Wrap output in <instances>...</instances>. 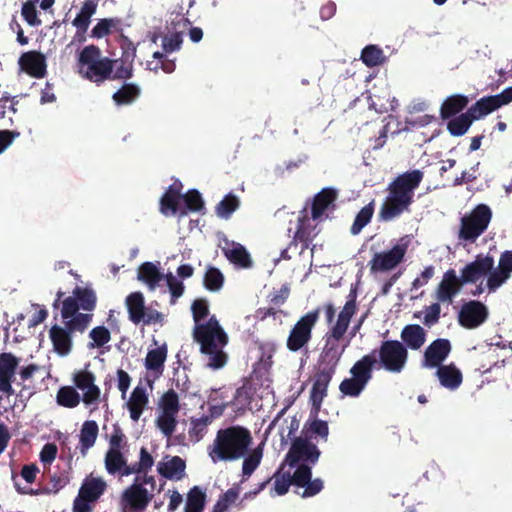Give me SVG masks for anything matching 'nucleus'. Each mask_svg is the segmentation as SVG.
<instances>
[{"mask_svg": "<svg viewBox=\"0 0 512 512\" xmlns=\"http://www.w3.org/2000/svg\"><path fill=\"white\" fill-rule=\"evenodd\" d=\"M500 107H502V105L498 99V96L492 95L480 98L468 109L473 115V118H475V120H479L499 109Z\"/></svg>", "mask_w": 512, "mask_h": 512, "instance_id": "obj_33", "label": "nucleus"}, {"mask_svg": "<svg viewBox=\"0 0 512 512\" xmlns=\"http://www.w3.org/2000/svg\"><path fill=\"white\" fill-rule=\"evenodd\" d=\"M301 214L302 215L298 217L297 230L290 242V247H297V245L300 243V253H303L306 249L309 248L310 244L316 236V233H314L315 227L311 226L310 224L306 210L304 209Z\"/></svg>", "mask_w": 512, "mask_h": 512, "instance_id": "obj_23", "label": "nucleus"}, {"mask_svg": "<svg viewBox=\"0 0 512 512\" xmlns=\"http://www.w3.org/2000/svg\"><path fill=\"white\" fill-rule=\"evenodd\" d=\"M494 259L490 255L479 254L475 260L468 263L461 269L460 277L462 283H476L481 278L488 275L493 269Z\"/></svg>", "mask_w": 512, "mask_h": 512, "instance_id": "obj_17", "label": "nucleus"}, {"mask_svg": "<svg viewBox=\"0 0 512 512\" xmlns=\"http://www.w3.org/2000/svg\"><path fill=\"white\" fill-rule=\"evenodd\" d=\"M253 438L246 427L240 425L219 429L208 454L213 463L231 462L246 456Z\"/></svg>", "mask_w": 512, "mask_h": 512, "instance_id": "obj_5", "label": "nucleus"}, {"mask_svg": "<svg viewBox=\"0 0 512 512\" xmlns=\"http://www.w3.org/2000/svg\"><path fill=\"white\" fill-rule=\"evenodd\" d=\"M148 401L146 390L140 386L135 387L127 403L130 417L133 421L139 420L146 405L148 404Z\"/></svg>", "mask_w": 512, "mask_h": 512, "instance_id": "obj_36", "label": "nucleus"}, {"mask_svg": "<svg viewBox=\"0 0 512 512\" xmlns=\"http://www.w3.org/2000/svg\"><path fill=\"white\" fill-rule=\"evenodd\" d=\"M356 298V289H351L343 309L338 314L336 322H334L324 334L322 338L323 346L317 361L319 370L336 373L341 358L350 345L351 338L362 324L363 319H361L359 324L354 328L352 336L350 338L345 337L351 319L357 311Z\"/></svg>", "mask_w": 512, "mask_h": 512, "instance_id": "obj_2", "label": "nucleus"}, {"mask_svg": "<svg viewBox=\"0 0 512 512\" xmlns=\"http://www.w3.org/2000/svg\"><path fill=\"white\" fill-rule=\"evenodd\" d=\"M360 59L367 67H375L386 61L383 50L377 45H367L361 52Z\"/></svg>", "mask_w": 512, "mask_h": 512, "instance_id": "obj_47", "label": "nucleus"}, {"mask_svg": "<svg viewBox=\"0 0 512 512\" xmlns=\"http://www.w3.org/2000/svg\"><path fill=\"white\" fill-rule=\"evenodd\" d=\"M211 424L207 417L191 418L188 431L190 441L196 443L204 438L208 432V426Z\"/></svg>", "mask_w": 512, "mask_h": 512, "instance_id": "obj_51", "label": "nucleus"}, {"mask_svg": "<svg viewBox=\"0 0 512 512\" xmlns=\"http://www.w3.org/2000/svg\"><path fill=\"white\" fill-rule=\"evenodd\" d=\"M238 497L239 491L236 488L228 489L213 506L212 512H226L230 505L236 502Z\"/></svg>", "mask_w": 512, "mask_h": 512, "instance_id": "obj_56", "label": "nucleus"}, {"mask_svg": "<svg viewBox=\"0 0 512 512\" xmlns=\"http://www.w3.org/2000/svg\"><path fill=\"white\" fill-rule=\"evenodd\" d=\"M375 210V201H370L357 213L354 222L350 228L352 235H358L362 229L370 223Z\"/></svg>", "mask_w": 512, "mask_h": 512, "instance_id": "obj_46", "label": "nucleus"}, {"mask_svg": "<svg viewBox=\"0 0 512 512\" xmlns=\"http://www.w3.org/2000/svg\"><path fill=\"white\" fill-rule=\"evenodd\" d=\"M166 358L167 347L164 344L160 347L148 351L145 358V367L147 370L154 371L156 373H162Z\"/></svg>", "mask_w": 512, "mask_h": 512, "instance_id": "obj_42", "label": "nucleus"}, {"mask_svg": "<svg viewBox=\"0 0 512 512\" xmlns=\"http://www.w3.org/2000/svg\"><path fill=\"white\" fill-rule=\"evenodd\" d=\"M225 257L234 265L240 268L252 267V259L246 248L240 243L232 241L227 243V246L222 249Z\"/></svg>", "mask_w": 512, "mask_h": 512, "instance_id": "obj_26", "label": "nucleus"}, {"mask_svg": "<svg viewBox=\"0 0 512 512\" xmlns=\"http://www.w3.org/2000/svg\"><path fill=\"white\" fill-rule=\"evenodd\" d=\"M154 465V458L148 452L145 447L140 449L139 461L130 465V468L126 469V473L136 474L140 476L142 472H148Z\"/></svg>", "mask_w": 512, "mask_h": 512, "instance_id": "obj_50", "label": "nucleus"}, {"mask_svg": "<svg viewBox=\"0 0 512 512\" xmlns=\"http://www.w3.org/2000/svg\"><path fill=\"white\" fill-rule=\"evenodd\" d=\"M186 468L185 461L180 456H173L167 462H159L157 471L167 479H181Z\"/></svg>", "mask_w": 512, "mask_h": 512, "instance_id": "obj_35", "label": "nucleus"}, {"mask_svg": "<svg viewBox=\"0 0 512 512\" xmlns=\"http://www.w3.org/2000/svg\"><path fill=\"white\" fill-rule=\"evenodd\" d=\"M452 350L451 342L445 338H438L432 341L425 349L423 366L437 368L449 356Z\"/></svg>", "mask_w": 512, "mask_h": 512, "instance_id": "obj_18", "label": "nucleus"}, {"mask_svg": "<svg viewBox=\"0 0 512 512\" xmlns=\"http://www.w3.org/2000/svg\"><path fill=\"white\" fill-rule=\"evenodd\" d=\"M377 366L390 373H400L408 361V350L398 340H385L376 350Z\"/></svg>", "mask_w": 512, "mask_h": 512, "instance_id": "obj_10", "label": "nucleus"}, {"mask_svg": "<svg viewBox=\"0 0 512 512\" xmlns=\"http://www.w3.org/2000/svg\"><path fill=\"white\" fill-rule=\"evenodd\" d=\"M138 280L145 283L151 290H154L163 278V274L152 262H144L138 268Z\"/></svg>", "mask_w": 512, "mask_h": 512, "instance_id": "obj_38", "label": "nucleus"}, {"mask_svg": "<svg viewBox=\"0 0 512 512\" xmlns=\"http://www.w3.org/2000/svg\"><path fill=\"white\" fill-rule=\"evenodd\" d=\"M182 36L180 33L175 32L170 35H165L162 39V49L165 53H171L181 48Z\"/></svg>", "mask_w": 512, "mask_h": 512, "instance_id": "obj_60", "label": "nucleus"}, {"mask_svg": "<svg viewBox=\"0 0 512 512\" xmlns=\"http://www.w3.org/2000/svg\"><path fill=\"white\" fill-rule=\"evenodd\" d=\"M105 468L110 475L130 476L126 469L130 468L127 459L121 450L108 449L105 454Z\"/></svg>", "mask_w": 512, "mask_h": 512, "instance_id": "obj_30", "label": "nucleus"}, {"mask_svg": "<svg viewBox=\"0 0 512 512\" xmlns=\"http://www.w3.org/2000/svg\"><path fill=\"white\" fill-rule=\"evenodd\" d=\"M469 103V98L463 94H453L448 96L440 106V117L443 120L450 119L462 112Z\"/></svg>", "mask_w": 512, "mask_h": 512, "instance_id": "obj_29", "label": "nucleus"}, {"mask_svg": "<svg viewBox=\"0 0 512 512\" xmlns=\"http://www.w3.org/2000/svg\"><path fill=\"white\" fill-rule=\"evenodd\" d=\"M465 285L461 277H458L454 269H448L438 284L436 289V298L439 302L451 304L454 297Z\"/></svg>", "mask_w": 512, "mask_h": 512, "instance_id": "obj_19", "label": "nucleus"}, {"mask_svg": "<svg viewBox=\"0 0 512 512\" xmlns=\"http://www.w3.org/2000/svg\"><path fill=\"white\" fill-rule=\"evenodd\" d=\"M141 94V89L137 84L125 83L117 90L112 99L118 106L130 105L137 100Z\"/></svg>", "mask_w": 512, "mask_h": 512, "instance_id": "obj_40", "label": "nucleus"}, {"mask_svg": "<svg viewBox=\"0 0 512 512\" xmlns=\"http://www.w3.org/2000/svg\"><path fill=\"white\" fill-rule=\"evenodd\" d=\"M185 208L180 210V216H186L188 212H201L205 208V204L201 193L196 189L188 190L183 194Z\"/></svg>", "mask_w": 512, "mask_h": 512, "instance_id": "obj_44", "label": "nucleus"}, {"mask_svg": "<svg viewBox=\"0 0 512 512\" xmlns=\"http://www.w3.org/2000/svg\"><path fill=\"white\" fill-rule=\"evenodd\" d=\"M488 318L486 306L480 302L471 300L462 305L458 322L460 326L466 329H475L483 324Z\"/></svg>", "mask_w": 512, "mask_h": 512, "instance_id": "obj_15", "label": "nucleus"}, {"mask_svg": "<svg viewBox=\"0 0 512 512\" xmlns=\"http://www.w3.org/2000/svg\"><path fill=\"white\" fill-rule=\"evenodd\" d=\"M89 338L92 342L88 344V348H100L110 342L111 333L105 326H96L89 332Z\"/></svg>", "mask_w": 512, "mask_h": 512, "instance_id": "obj_54", "label": "nucleus"}, {"mask_svg": "<svg viewBox=\"0 0 512 512\" xmlns=\"http://www.w3.org/2000/svg\"><path fill=\"white\" fill-rule=\"evenodd\" d=\"M167 286L171 293L172 303H175L176 300L181 297L184 293V284L178 280L172 273H168L166 275Z\"/></svg>", "mask_w": 512, "mask_h": 512, "instance_id": "obj_59", "label": "nucleus"}, {"mask_svg": "<svg viewBox=\"0 0 512 512\" xmlns=\"http://www.w3.org/2000/svg\"><path fill=\"white\" fill-rule=\"evenodd\" d=\"M474 121L475 118H473V115L469 109H467L465 113H461L460 115L449 119V122L447 123V130L452 136L459 137L469 130Z\"/></svg>", "mask_w": 512, "mask_h": 512, "instance_id": "obj_39", "label": "nucleus"}, {"mask_svg": "<svg viewBox=\"0 0 512 512\" xmlns=\"http://www.w3.org/2000/svg\"><path fill=\"white\" fill-rule=\"evenodd\" d=\"M113 59L102 56L100 48L94 44L85 46L78 57L79 74L100 85L110 80L115 63Z\"/></svg>", "mask_w": 512, "mask_h": 512, "instance_id": "obj_6", "label": "nucleus"}, {"mask_svg": "<svg viewBox=\"0 0 512 512\" xmlns=\"http://www.w3.org/2000/svg\"><path fill=\"white\" fill-rule=\"evenodd\" d=\"M321 308L317 307L303 315L290 330L286 346L291 352L304 348L312 339V330L319 320Z\"/></svg>", "mask_w": 512, "mask_h": 512, "instance_id": "obj_11", "label": "nucleus"}, {"mask_svg": "<svg viewBox=\"0 0 512 512\" xmlns=\"http://www.w3.org/2000/svg\"><path fill=\"white\" fill-rule=\"evenodd\" d=\"M424 178L421 170L415 169L398 175L388 185V195L378 213L380 221L389 222L410 211L414 202V191Z\"/></svg>", "mask_w": 512, "mask_h": 512, "instance_id": "obj_4", "label": "nucleus"}, {"mask_svg": "<svg viewBox=\"0 0 512 512\" xmlns=\"http://www.w3.org/2000/svg\"><path fill=\"white\" fill-rule=\"evenodd\" d=\"M224 283V276L218 268L209 267L204 275V286L207 290L219 291Z\"/></svg>", "mask_w": 512, "mask_h": 512, "instance_id": "obj_53", "label": "nucleus"}, {"mask_svg": "<svg viewBox=\"0 0 512 512\" xmlns=\"http://www.w3.org/2000/svg\"><path fill=\"white\" fill-rule=\"evenodd\" d=\"M334 375V373L317 369L310 392V401L316 413L319 411L324 398L327 396V389Z\"/></svg>", "mask_w": 512, "mask_h": 512, "instance_id": "obj_24", "label": "nucleus"}, {"mask_svg": "<svg viewBox=\"0 0 512 512\" xmlns=\"http://www.w3.org/2000/svg\"><path fill=\"white\" fill-rule=\"evenodd\" d=\"M98 432L99 428L96 421L87 420L82 424L79 435L82 454H85L88 449L94 446Z\"/></svg>", "mask_w": 512, "mask_h": 512, "instance_id": "obj_41", "label": "nucleus"}, {"mask_svg": "<svg viewBox=\"0 0 512 512\" xmlns=\"http://www.w3.org/2000/svg\"><path fill=\"white\" fill-rule=\"evenodd\" d=\"M75 388L83 391L82 401L86 406L97 404L101 390L95 384V374L87 368L75 371L72 376Z\"/></svg>", "mask_w": 512, "mask_h": 512, "instance_id": "obj_13", "label": "nucleus"}, {"mask_svg": "<svg viewBox=\"0 0 512 512\" xmlns=\"http://www.w3.org/2000/svg\"><path fill=\"white\" fill-rule=\"evenodd\" d=\"M18 364L19 359L12 353L3 352L0 354V389L8 396L14 394L12 382L15 379Z\"/></svg>", "mask_w": 512, "mask_h": 512, "instance_id": "obj_21", "label": "nucleus"}, {"mask_svg": "<svg viewBox=\"0 0 512 512\" xmlns=\"http://www.w3.org/2000/svg\"><path fill=\"white\" fill-rule=\"evenodd\" d=\"M139 481L140 476H136L134 482L122 494L124 505L135 511L145 510L153 498V494L149 493Z\"/></svg>", "mask_w": 512, "mask_h": 512, "instance_id": "obj_16", "label": "nucleus"}, {"mask_svg": "<svg viewBox=\"0 0 512 512\" xmlns=\"http://www.w3.org/2000/svg\"><path fill=\"white\" fill-rule=\"evenodd\" d=\"M106 482L100 477L88 476L82 483L79 494L81 497L96 502L105 492Z\"/></svg>", "mask_w": 512, "mask_h": 512, "instance_id": "obj_32", "label": "nucleus"}, {"mask_svg": "<svg viewBox=\"0 0 512 512\" xmlns=\"http://www.w3.org/2000/svg\"><path fill=\"white\" fill-rule=\"evenodd\" d=\"M436 375L440 384L450 390L457 389L463 381L462 372L454 363L437 367Z\"/></svg>", "mask_w": 512, "mask_h": 512, "instance_id": "obj_28", "label": "nucleus"}, {"mask_svg": "<svg viewBox=\"0 0 512 512\" xmlns=\"http://www.w3.org/2000/svg\"><path fill=\"white\" fill-rule=\"evenodd\" d=\"M160 415L156 418V426L166 437L175 432L178 421L176 419L180 410L179 397L175 390L169 389L160 398Z\"/></svg>", "mask_w": 512, "mask_h": 512, "instance_id": "obj_12", "label": "nucleus"}, {"mask_svg": "<svg viewBox=\"0 0 512 512\" xmlns=\"http://www.w3.org/2000/svg\"><path fill=\"white\" fill-rule=\"evenodd\" d=\"M376 349L357 360L350 369V378H345L339 385L340 392L349 397H358L373 378L377 366Z\"/></svg>", "mask_w": 512, "mask_h": 512, "instance_id": "obj_7", "label": "nucleus"}, {"mask_svg": "<svg viewBox=\"0 0 512 512\" xmlns=\"http://www.w3.org/2000/svg\"><path fill=\"white\" fill-rule=\"evenodd\" d=\"M126 306L129 314V320L134 324H139L144 319L145 300L141 292L130 293L126 297Z\"/></svg>", "mask_w": 512, "mask_h": 512, "instance_id": "obj_34", "label": "nucleus"}, {"mask_svg": "<svg viewBox=\"0 0 512 512\" xmlns=\"http://www.w3.org/2000/svg\"><path fill=\"white\" fill-rule=\"evenodd\" d=\"M262 455V449L257 447L244 458L242 464V473L244 476H250L257 469L260 465Z\"/></svg>", "mask_w": 512, "mask_h": 512, "instance_id": "obj_55", "label": "nucleus"}, {"mask_svg": "<svg viewBox=\"0 0 512 512\" xmlns=\"http://www.w3.org/2000/svg\"><path fill=\"white\" fill-rule=\"evenodd\" d=\"M97 301L96 291L90 285L76 286L65 298L61 309L64 326L54 324L49 330V338L57 354L66 356L71 352L73 334H82L90 326Z\"/></svg>", "mask_w": 512, "mask_h": 512, "instance_id": "obj_1", "label": "nucleus"}, {"mask_svg": "<svg viewBox=\"0 0 512 512\" xmlns=\"http://www.w3.org/2000/svg\"><path fill=\"white\" fill-rule=\"evenodd\" d=\"M281 467L275 472L272 479L274 480V490L277 495H285L289 487L294 485V473L291 475L290 472H281ZM271 478L262 482L255 493L263 490L266 485L270 482Z\"/></svg>", "mask_w": 512, "mask_h": 512, "instance_id": "obj_37", "label": "nucleus"}, {"mask_svg": "<svg viewBox=\"0 0 512 512\" xmlns=\"http://www.w3.org/2000/svg\"><path fill=\"white\" fill-rule=\"evenodd\" d=\"M206 503V494L199 486L192 487L187 494L185 509L203 511Z\"/></svg>", "mask_w": 512, "mask_h": 512, "instance_id": "obj_52", "label": "nucleus"}, {"mask_svg": "<svg viewBox=\"0 0 512 512\" xmlns=\"http://www.w3.org/2000/svg\"><path fill=\"white\" fill-rule=\"evenodd\" d=\"M126 445V436L118 424L113 425V432L109 439V449L122 450Z\"/></svg>", "mask_w": 512, "mask_h": 512, "instance_id": "obj_64", "label": "nucleus"}, {"mask_svg": "<svg viewBox=\"0 0 512 512\" xmlns=\"http://www.w3.org/2000/svg\"><path fill=\"white\" fill-rule=\"evenodd\" d=\"M121 25V20L118 18H104L100 19L91 30L90 36L92 38H103L110 35L112 30H118Z\"/></svg>", "mask_w": 512, "mask_h": 512, "instance_id": "obj_49", "label": "nucleus"}, {"mask_svg": "<svg viewBox=\"0 0 512 512\" xmlns=\"http://www.w3.org/2000/svg\"><path fill=\"white\" fill-rule=\"evenodd\" d=\"M239 206L240 201L238 197L229 193L217 204L215 212L218 217L229 219Z\"/></svg>", "mask_w": 512, "mask_h": 512, "instance_id": "obj_48", "label": "nucleus"}, {"mask_svg": "<svg viewBox=\"0 0 512 512\" xmlns=\"http://www.w3.org/2000/svg\"><path fill=\"white\" fill-rule=\"evenodd\" d=\"M492 219V211L486 204H478L469 214L461 218L459 240L474 243L481 236Z\"/></svg>", "mask_w": 512, "mask_h": 512, "instance_id": "obj_8", "label": "nucleus"}, {"mask_svg": "<svg viewBox=\"0 0 512 512\" xmlns=\"http://www.w3.org/2000/svg\"><path fill=\"white\" fill-rule=\"evenodd\" d=\"M82 398L73 386H62L56 395L57 404L65 408H75L80 404Z\"/></svg>", "mask_w": 512, "mask_h": 512, "instance_id": "obj_45", "label": "nucleus"}, {"mask_svg": "<svg viewBox=\"0 0 512 512\" xmlns=\"http://www.w3.org/2000/svg\"><path fill=\"white\" fill-rule=\"evenodd\" d=\"M426 331L418 324H408L403 327L400 337L406 349L419 350L426 342Z\"/></svg>", "mask_w": 512, "mask_h": 512, "instance_id": "obj_25", "label": "nucleus"}, {"mask_svg": "<svg viewBox=\"0 0 512 512\" xmlns=\"http://www.w3.org/2000/svg\"><path fill=\"white\" fill-rule=\"evenodd\" d=\"M487 276V287L490 291L498 289L510 277L508 273L499 268L496 270L492 269Z\"/></svg>", "mask_w": 512, "mask_h": 512, "instance_id": "obj_58", "label": "nucleus"}, {"mask_svg": "<svg viewBox=\"0 0 512 512\" xmlns=\"http://www.w3.org/2000/svg\"><path fill=\"white\" fill-rule=\"evenodd\" d=\"M22 16L24 20L30 26H38L41 24V21L37 17L36 5L33 2H24L21 9Z\"/></svg>", "mask_w": 512, "mask_h": 512, "instance_id": "obj_63", "label": "nucleus"}, {"mask_svg": "<svg viewBox=\"0 0 512 512\" xmlns=\"http://www.w3.org/2000/svg\"><path fill=\"white\" fill-rule=\"evenodd\" d=\"M320 455L321 451L315 443L302 436L295 437L281 464V469L285 465H288L290 468L307 465L312 470V467L318 462Z\"/></svg>", "mask_w": 512, "mask_h": 512, "instance_id": "obj_9", "label": "nucleus"}, {"mask_svg": "<svg viewBox=\"0 0 512 512\" xmlns=\"http://www.w3.org/2000/svg\"><path fill=\"white\" fill-rule=\"evenodd\" d=\"M290 294V288L287 285H283L278 290H273L268 295V301L270 305L280 308L285 304Z\"/></svg>", "mask_w": 512, "mask_h": 512, "instance_id": "obj_61", "label": "nucleus"}, {"mask_svg": "<svg viewBox=\"0 0 512 512\" xmlns=\"http://www.w3.org/2000/svg\"><path fill=\"white\" fill-rule=\"evenodd\" d=\"M302 433V437L308 438L310 441H312L314 437H319L323 441H327L329 434L328 423L320 419L307 421L304 424Z\"/></svg>", "mask_w": 512, "mask_h": 512, "instance_id": "obj_43", "label": "nucleus"}, {"mask_svg": "<svg viewBox=\"0 0 512 512\" xmlns=\"http://www.w3.org/2000/svg\"><path fill=\"white\" fill-rule=\"evenodd\" d=\"M337 199V192L333 188H324L317 193L312 202L311 214L313 220L320 219L324 212L335 202Z\"/></svg>", "mask_w": 512, "mask_h": 512, "instance_id": "obj_27", "label": "nucleus"}, {"mask_svg": "<svg viewBox=\"0 0 512 512\" xmlns=\"http://www.w3.org/2000/svg\"><path fill=\"white\" fill-rule=\"evenodd\" d=\"M312 478V470L307 465H299L294 471V485L304 488L301 496L303 498L313 497L320 493L324 487L320 478L314 480Z\"/></svg>", "mask_w": 512, "mask_h": 512, "instance_id": "obj_20", "label": "nucleus"}, {"mask_svg": "<svg viewBox=\"0 0 512 512\" xmlns=\"http://www.w3.org/2000/svg\"><path fill=\"white\" fill-rule=\"evenodd\" d=\"M191 310L196 323L193 331L194 340L200 344V351L208 356V366L213 369L222 368L228 358L223 351V347L228 343L227 334L214 315L206 323H200L209 314L206 299L194 300Z\"/></svg>", "mask_w": 512, "mask_h": 512, "instance_id": "obj_3", "label": "nucleus"}, {"mask_svg": "<svg viewBox=\"0 0 512 512\" xmlns=\"http://www.w3.org/2000/svg\"><path fill=\"white\" fill-rule=\"evenodd\" d=\"M136 56V48H131V52L125 51L122 58L116 60L112 77L110 80H128L133 76V61Z\"/></svg>", "mask_w": 512, "mask_h": 512, "instance_id": "obj_31", "label": "nucleus"}, {"mask_svg": "<svg viewBox=\"0 0 512 512\" xmlns=\"http://www.w3.org/2000/svg\"><path fill=\"white\" fill-rule=\"evenodd\" d=\"M18 64L31 77L43 78L46 74V59L41 52L33 50L22 53Z\"/></svg>", "mask_w": 512, "mask_h": 512, "instance_id": "obj_22", "label": "nucleus"}, {"mask_svg": "<svg viewBox=\"0 0 512 512\" xmlns=\"http://www.w3.org/2000/svg\"><path fill=\"white\" fill-rule=\"evenodd\" d=\"M179 203V199L169 196L167 194H163L162 197L160 198L159 203L160 212L165 216L175 215L177 213L180 214Z\"/></svg>", "mask_w": 512, "mask_h": 512, "instance_id": "obj_57", "label": "nucleus"}, {"mask_svg": "<svg viewBox=\"0 0 512 512\" xmlns=\"http://www.w3.org/2000/svg\"><path fill=\"white\" fill-rule=\"evenodd\" d=\"M406 251L405 244H396L386 252L375 253L369 262L370 271L384 272L396 268L403 261Z\"/></svg>", "mask_w": 512, "mask_h": 512, "instance_id": "obj_14", "label": "nucleus"}, {"mask_svg": "<svg viewBox=\"0 0 512 512\" xmlns=\"http://www.w3.org/2000/svg\"><path fill=\"white\" fill-rule=\"evenodd\" d=\"M441 313V306L438 302L432 303L425 307V316L423 324L427 327H431L439 322Z\"/></svg>", "mask_w": 512, "mask_h": 512, "instance_id": "obj_62", "label": "nucleus"}]
</instances>
